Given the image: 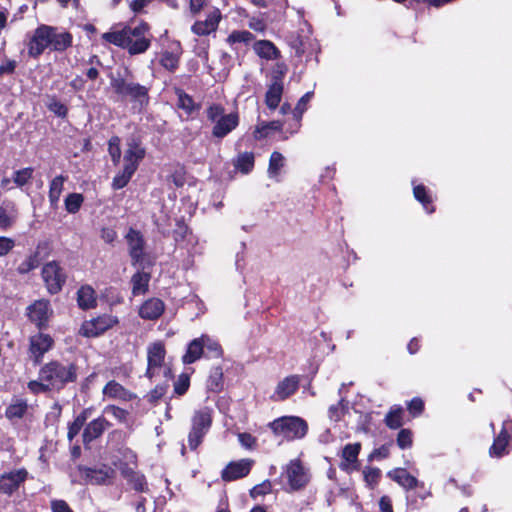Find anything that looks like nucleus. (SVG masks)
I'll return each instance as SVG.
<instances>
[{
  "label": "nucleus",
  "instance_id": "obj_1",
  "mask_svg": "<svg viewBox=\"0 0 512 512\" xmlns=\"http://www.w3.org/2000/svg\"><path fill=\"white\" fill-rule=\"evenodd\" d=\"M77 378L76 366L70 363L64 364L52 361L40 369V379L48 382L52 390H60L67 383L74 382Z\"/></svg>",
  "mask_w": 512,
  "mask_h": 512
},
{
  "label": "nucleus",
  "instance_id": "obj_2",
  "mask_svg": "<svg viewBox=\"0 0 512 512\" xmlns=\"http://www.w3.org/2000/svg\"><path fill=\"white\" fill-rule=\"evenodd\" d=\"M207 119L212 124V136L223 139L239 125L237 112L225 113V108L220 104H211L206 110Z\"/></svg>",
  "mask_w": 512,
  "mask_h": 512
},
{
  "label": "nucleus",
  "instance_id": "obj_3",
  "mask_svg": "<svg viewBox=\"0 0 512 512\" xmlns=\"http://www.w3.org/2000/svg\"><path fill=\"white\" fill-rule=\"evenodd\" d=\"M276 436L286 440L303 438L308 430L305 420L296 416H284L269 424Z\"/></svg>",
  "mask_w": 512,
  "mask_h": 512
},
{
  "label": "nucleus",
  "instance_id": "obj_4",
  "mask_svg": "<svg viewBox=\"0 0 512 512\" xmlns=\"http://www.w3.org/2000/svg\"><path fill=\"white\" fill-rule=\"evenodd\" d=\"M192 426L188 435L190 449L195 450L202 442L212 424V409L203 407L196 410L191 419Z\"/></svg>",
  "mask_w": 512,
  "mask_h": 512
},
{
  "label": "nucleus",
  "instance_id": "obj_5",
  "mask_svg": "<svg viewBox=\"0 0 512 512\" xmlns=\"http://www.w3.org/2000/svg\"><path fill=\"white\" fill-rule=\"evenodd\" d=\"M103 39L111 44L127 49L130 54H139L147 50L150 39L144 34H102Z\"/></svg>",
  "mask_w": 512,
  "mask_h": 512
},
{
  "label": "nucleus",
  "instance_id": "obj_6",
  "mask_svg": "<svg viewBox=\"0 0 512 512\" xmlns=\"http://www.w3.org/2000/svg\"><path fill=\"white\" fill-rule=\"evenodd\" d=\"M283 474L293 491L304 488L310 481L309 469L298 458L289 461L284 467Z\"/></svg>",
  "mask_w": 512,
  "mask_h": 512
},
{
  "label": "nucleus",
  "instance_id": "obj_7",
  "mask_svg": "<svg viewBox=\"0 0 512 512\" xmlns=\"http://www.w3.org/2000/svg\"><path fill=\"white\" fill-rule=\"evenodd\" d=\"M42 278L50 294L60 292L66 282V274L56 261L48 262L43 266Z\"/></svg>",
  "mask_w": 512,
  "mask_h": 512
},
{
  "label": "nucleus",
  "instance_id": "obj_8",
  "mask_svg": "<svg viewBox=\"0 0 512 512\" xmlns=\"http://www.w3.org/2000/svg\"><path fill=\"white\" fill-rule=\"evenodd\" d=\"M112 87L115 92L121 96L130 97L131 100L139 102L141 105L148 102V89L138 83L126 82L124 79H114Z\"/></svg>",
  "mask_w": 512,
  "mask_h": 512
},
{
  "label": "nucleus",
  "instance_id": "obj_9",
  "mask_svg": "<svg viewBox=\"0 0 512 512\" xmlns=\"http://www.w3.org/2000/svg\"><path fill=\"white\" fill-rule=\"evenodd\" d=\"M125 238L132 265L144 269L146 253L145 241L142 234L134 229H130Z\"/></svg>",
  "mask_w": 512,
  "mask_h": 512
},
{
  "label": "nucleus",
  "instance_id": "obj_10",
  "mask_svg": "<svg viewBox=\"0 0 512 512\" xmlns=\"http://www.w3.org/2000/svg\"><path fill=\"white\" fill-rule=\"evenodd\" d=\"M118 323L117 317L104 314L83 322L79 333L85 337H97Z\"/></svg>",
  "mask_w": 512,
  "mask_h": 512
},
{
  "label": "nucleus",
  "instance_id": "obj_11",
  "mask_svg": "<svg viewBox=\"0 0 512 512\" xmlns=\"http://www.w3.org/2000/svg\"><path fill=\"white\" fill-rule=\"evenodd\" d=\"M166 350L164 343L156 341L147 347V370L146 376L152 379L156 376L163 366Z\"/></svg>",
  "mask_w": 512,
  "mask_h": 512
},
{
  "label": "nucleus",
  "instance_id": "obj_12",
  "mask_svg": "<svg viewBox=\"0 0 512 512\" xmlns=\"http://www.w3.org/2000/svg\"><path fill=\"white\" fill-rule=\"evenodd\" d=\"M361 451V443H348L340 452L339 468L347 473L359 470L358 456Z\"/></svg>",
  "mask_w": 512,
  "mask_h": 512
},
{
  "label": "nucleus",
  "instance_id": "obj_13",
  "mask_svg": "<svg viewBox=\"0 0 512 512\" xmlns=\"http://www.w3.org/2000/svg\"><path fill=\"white\" fill-rule=\"evenodd\" d=\"M28 472L24 468L5 472L0 476V491L11 495L27 479Z\"/></svg>",
  "mask_w": 512,
  "mask_h": 512
},
{
  "label": "nucleus",
  "instance_id": "obj_14",
  "mask_svg": "<svg viewBox=\"0 0 512 512\" xmlns=\"http://www.w3.org/2000/svg\"><path fill=\"white\" fill-rule=\"evenodd\" d=\"M251 459H240L230 462L222 471V479L230 482L247 476L253 466Z\"/></svg>",
  "mask_w": 512,
  "mask_h": 512
},
{
  "label": "nucleus",
  "instance_id": "obj_15",
  "mask_svg": "<svg viewBox=\"0 0 512 512\" xmlns=\"http://www.w3.org/2000/svg\"><path fill=\"white\" fill-rule=\"evenodd\" d=\"M52 314L50 303L47 300H37L28 307V317L39 328L45 326Z\"/></svg>",
  "mask_w": 512,
  "mask_h": 512
},
{
  "label": "nucleus",
  "instance_id": "obj_16",
  "mask_svg": "<svg viewBox=\"0 0 512 512\" xmlns=\"http://www.w3.org/2000/svg\"><path fill=\"white\" fill-rule=\"evenodd\" d=\"M299 383L300 378L296 375L285 377L275 387V390L271 395V399L273 401H283L289 398L297 391Z\"/></svg>",
  "mask_w": 512,
  "mask_h": 512
},
{
  "label": "nucleus",
  "instance_id": "obj_17",
  "mask_svg": "<svg viewBox=\"0 0 512 512\" xmlns=\"http://www.w3.org/2000/svg\"><path fill=\"white\" fill-rule=\"evenodd\" d=\"M53 339L43 333H38L30 338V353L34 357L35 362H39L43 355L51 349Z\"/></svg>",
  "mask_w": 512,
  "mask_h": 512
},
{
  "label": "nucleus",
  "instance_id": "obj_18",
  "mask_svg": "<svg viewBox=\"0 0 512 512\" xmlns=\"http://www.w3.org/2000/svg\"><path fill=\"white\" fill-rule=\"evenodd\" d=\"M165 310L164 302L159 298H149L141 304L138 310L139 316L144 320H156Z\"/></svg>",
  "mask_w": 512,
  "mask_h": 512
},
{
  "label": "nucleus",
  "instance_id": "obj_19",
  "mask_svg": "<svg viewBox=\"0 0 512 512\" xmlns=\"http://www.w3.org/2000/svg\"><path fill=\"white\" fill-rule=\"evenodd\" d=\"M284 84L281 76H274L265 94V103L271 110H275L282 99Z\"/></svg>",
  "mask_w": 512,
  "mask_h": 512
},
{
  "label": "nucleus",
  "instance_id": "obj_20",
  "mask_svg": "<svg viewBox=\"0 0 512 512\" xmlns=\"http://www.w3.org/2000/svg\"><path fill=\"white\" fill-rule=\"evenodd\" d=\"M87 482L91 484H109L114 478L115 472L108 466L99 469L84 468L81 470Z\"/></svg>",
  "mask_w": 512,
  "mask_h": 512
},
{
  "label": "nucleus",
  "instance_id": "obj_21",
  "mask_svg": "<svg viewBox=\"0 0 512 512\" xmlns=\"http://www.w3.org/2000/svg\"><path fill=\"white\" fill-rule=\"evenodd\" d=\"M508 431H512V420L504 421L502 431L494 439V442L489 450L491 456L501 457L505 454L509 438Z\"/></svg>",
  "mask_w": 512,
  "mask_h": 512
},
{
  "label": "nucleus",
  "instance_id": "obj_22",
  "mask_svg": "<svg viewBox=\"0 0 512 512\" xmlns=\"http://www.w3.org/2000/svg\"><path fill=\"white\" fill-rule=\"evenodd\" d=\"M104 397L122 401H130L136 398V395L125 389L120 383L111 380L103 388Z\"/></svg>",
  "mask_w": 512,
  "mask_h": 512
},
{
  "label": "nucleus",
  "instance_id": "obj_23",
  "mask_svg": "<svg viewBox=\"0 0 512 512\" xmlns=\"http://www.w3.org/2000/svg\"><path fill=\"white\" fill-rule=\"evenodd\" d=\"M109 426V422L104 417H98L92 420L84 429V443H89L100 437Z\"/></svg>",
  "mask_w": 512,
  "mask_h": 512
},
{
  "label": "nucleus",
  "instance_id": "obj_24",
  "mask_svg": "<svg viewBox=\"0 0 512 512\" xmlns=\"http://www.w3.org/2000/svg\"><path fill=\"white\" fill-rule=\"evenodd\" d=\"M144 156L145 149L135 141H131L128 143V148L124 154V166H132L135 172Z\"/></svg>",
  "mask_w": 512,
  "mask_h": 512
},
{
  "label": "nucleus",
  "instance_id": "obj_25",
  "mask_svg": "<svg viewBox=\"0 0 512 512\" xmlns=\"http://www.w3.org/2000/svg\"><path fill=\"white\" fill-rule=\"evenodd\" d=\"M77 303L83 310L95 308L97 298L94 289L89 285L81 286L77 291Z\"/></svg>",
  "mask_w": 512,
  "mask_h": 512
},
{
  "label": "nucleus",
  "instance_id": "obj_26",
  "mask_svg": "<svg viewBox=\"0 0 512 512\" xmlns=\"http://www.w3.org/2000/svg\"><path fill=\"white\" fill-rule=\"evenodd\" d=\"M204 354V345L202 341V335L199 338H195L190 341L187 345L185 354L182 356V362L184 364H192L199 360Z\"/></svg>",
  "mask_w": 512,
  "mask_h": 512
},
{
  "label": "nucleus",
  "instance_id": "obj_27",
  "mask_svg": "<svg viewBox=\"0 0 512 512\" xmlns=\"http://www.w3.org/2000/svg\"><path fill=\"white\" fill-rule=\"evenodd\" d=\"M221 18L220 10L215 8L207 15L203 23L197 22L192 26V32H215Z\"/></svg>",
  "mask_w": 512,
  "mask_h": 512
},
{
  "label": "nucleus",
  "instance_id": "obj_28",
  "mask_svg": "<svg viewBox=\"0 0 512 512\" xmlns=\"http://www.w3.org/2000/svg\"><path fill=\"white\" fill-rule=\"evenodd\" d=\"M388 476L406 490L414 489L418 485V480L405 469H394L388 473Z\"/></svg>",
  "mask_w": 512,
  "mask_h": 512
},
{
  "label": "nucleus",
  "instance_id": "obj_29",
  "mask_svg": "<svg viewBox=\"0 0 512 512\" xmlns=\"http://www.w3.org/2000/svg\"><path fill=\"white\" fill-rule=\"evenodd\" d=\"M66 180H67V177H65L63 175H58L50 181L48 199L50 202V206L54 209L58 207V203H59L61 194L64 190V183Z\"/></svg>",
  "mask_w": 512,
  "mask_h": 512
},
{
  "label": "nucleus",
  "instance_id": "obj_30",
  "mask_svg": "<svg viewBox=\"0 0 512 512\" xmlns=\"http://www.w3.org/2000/svg\"><path fill=\"white\" fill-rule=\"evenodd\" d=\"M47 47H50V37L47 34H33L28 43V53L32 57H37Z\"/></svg>",
  "mask_w": 512,
  "mask_h": 512
},
{
  "label": "nucleus",
  "instance_id": "obj_31",
  "mask_svg": "<svg viewBox=\"0 0 512 512\" xmlns=\"http://www.w3.org/2000/svg\"><path fill=\"white\" fill-rule=\"evenodd\" d=\"M150 274L144 271H137L131 278L132 294L142 295L148 291Z\"/></svg>",
  "mask_w": 512,
  "mask_h": 512
},
{
  "label": "nucleus",
  "instance_id": "obj_32",
  "mask_svg": "<svg viewBox=\"0 0 512 512\" xmlns=\"http://www.w3.org/2000/svg\"><path fill=\"white\" fill-rule=\"evenodd\" d=\"M283 124L280 121L259 122L254 131V138L257 140L268 137L271 133L280 131Z\"/></svg>",
  "mask_w": 512,
  "mask_h": 512
},
{
  "label": "nucleus",
  "instance_id": "obj_33",
  "mask_svg": "<svg viewBox=\"0 0 512 512\" xmlns=\"http://www.w3.org/2000/svg\"><path fill=\"white\" fill-rule=\"evenodd\" d=\"M284 161L285 159L280 152L275 151L271 154L268 167V175L270 178L279 181V175L284 166Z\"/></svg>",
  "mask_w": 512,
  "mask_h": 512
},
{
  "label": "nucleus",
  "instance_id": "obj_34",
  "mask_svg": "<svg viewBox=\"0 0 512 512\" xmlns=\"http://www.w3.org/2000/svg\"><path fill=\"white\" fill-rule=\"evenodd\" d=\"M123 475L136 491L144 492L146 490L147 483L144 475L135 472L132 469L123 470Z\"/></svg>",
  "mask_w": 512,
  "mask_h": 512
},
{
  "label": "nucleus",
  "instance_id": "obj_35",
  "mask_svg": "<svg viewBox=\"0 0 512 512\" xmlns=\"http://www.w3.org/2000/svg\"><path fill=\"white\" fill-rule=\"evenodd\" d=\"M254 51L258 56L265 59H273L277 55V49L273 43L265 40L256 42Z\"/></svg>",
  "mask_w": 512,
  "mask_h": 512
},
{
  "label": "nucleus",
  "instance_id": "obj_36",
  "mask_svg": "<svg viewBox=\"0 0 512 512\" xmlns=\"http://www.w3.org/2000/svg\"><path fill=\"white\" fill-rule=\"evenodd\" d=\"M235 168L243 174H248L254 167V155L250 152H244L238 155L235 160Z\"/></svg>",
  "mask_w": 512,
  "mask_h": 512
},
{
  "label": "nucleus",
  "instance_id": "obj_37",
  "mask_svg": "<svg viewBox=\"0 0 512 512\" xmlns=\"http://www.w3.org/2000/svg\"><path fill=\"white\" fill-rule=\"evenodd\" d=\"M413 194H414V197L416 198V200H418L423 205V207L427 213L434 212L433 207L429 208V205L431 204L432 200H431V196L429 195L425 186H423L421 184L414 185Z\"/></svg>",
  "mask_w": 512,
  "mask_h": 512
},
{
  "label": "nucleus",
  "instance_id": "obj_38",
  "mask_svg": "<svg viewBox=\"0 0 512 512\" xmlns=\"http://www.w3.org/2000/svg\"><path fill=\"white\" fill-rule=\"evenodd\" d=\"M403 409L401 406H393L385 417V424L390 429H398L402 426Z\"/></svg>",
  "mask_w": 512,
  "mask_h": 512
},
{
  "label": "nucleus",
  "instance_id": "obj_39",
  "mask_svg": "<svg viewBox=\"0 0 512 512\" xmlns=\"http://www.w3.org/2000/svg\"><path fill=\"white\" fill-rule=\"evenodd\" d=\"M16 219V210L15 206L11 204L10 206H0V228L7 229L9 228Z\"/></svg>",
  "mask_w": 512,
  "mask_h": 512
},
{
  "label": "nucleus",
  "instance_id": "obj_40",
  "mask_svg": "<svg viewBox=\"0 0 512 512\" xmlns=\"http://www.w3.org/2000/svg\"><path fill=\"white\" fill-rule=\"evenodd\" d=\"M202 341L208 357L219 358L222 356V348L218 341L206 334L202 335Z\"/></svg>",
  "mask_w": 512,
  "mask_h": 512
},
{
  "label": "nucleus",
  "instance_id": "obj_41",
  "mask_svg": "<svg viewBox=\"0 0 512 512\" xmlns=\"http://www.w3.org/2000/svg\"><path fill=\"white\" fill-rule=\"evenodd\" d=\"M84 202V197L80 193H70L66 196L64 203L68 213H77Z\"/></svg>",
  "mask_w": 512,
  "mask_h": 512
},
{
  "label": "nucleus",
  "instance_id": "obj_42",
  "mask_svg": "<svg viewBox=\"0 0 512 512\" xmlns=\"http://www.w3.org/2000/svg\"><path fill=\"white\" fill-rule=\"evenodd\" d=\"M176 94L178 97V107L183 109L187 114H191L199 108L198 105L195 104L192 97L186 94L184 91L177 90Z\"/></svg>",
  "mask_w": 512,
  "mask_h": 512
},
{
  "label": "nucleus",
  "instance_id": "obj_43",
  "mask_svg": "<svg viewBox=\"0 0 512 512\" xmlns=\"http://www.w3.org/2000/svg\"><path fill=\"white\" fill-rule=\"evenodd\" d=\"M50 37V47L54 50H64L71 42V34H47Z\"/></svg>",
  "mask_w": 512,
  "mask_h": 512
},
{
  "label": "nucleus",
  "instance_id": "obj_44",
  "mask_svg": "<svg viewBox=\"0 0 512 512\" xmlns=\"http://www.w3.org/2000/svg\"><path fill=\"white\" fill-rule=\"evenodd\" d=\"M135 172L132 166H124L121 173L117 174L114 179L112 186L114 189H121L125 187L130 181L131 177Z\"/></svg>",
  "mask_w": 512,
  "mask_h": 512
},
{
  "label": "nucleus",
  "instance_id": "obj_45",
  "mask_svg": "<svg viewBox=\"0 0 512 512\" xmlns=\"http://www.w3.org/2000/svg\"><path fill=\"white\" fill-rule=\"evenodd\" d=\"M87 420V411L81 412L68 427V439L72 441L78 435Z\"/></svg>",
  "mask_w": 512,
  "mask_h": 512
},
{
  "label": "nucleus",
  "instance_id": "obj_46",
  "mask_svg": "<svg viewBox=\"0 0 512 512\" xmlns=\"http://www.w3.org/2000/svg\"><path fill=\"white\" fill-rule=\"evenodd\" d=\"M313 92H307L305 93L298 101L295 109H294V117L296 118V129L300 126V120L302 118L303 113L307 109V104L312 99Z\"/></svg>",
  "mask_w": 512,
  "mask_h": 512
},
{
  "label": "nucleus",
  "instance_id": "obj_47",
  "mask_svg": "<svg viewBox=\"0 0 512 512\" xmlns=\"http://www.w3.org/2000/svg\"><path fill=\"white\" fill-rule=\"evenodd\" d=\"M27 410V403L24 400H17L6 409V417L9 419L21 418Z\"/></svg>",
  "mask_w": 512,
  "mask_h": 512
},
{
  "label": "nucleus",
  "instance_id": "obj_48",
  "mask_svg": "<svg viewBox=\"0 0 512 512\" xmlns=\"http://www.w3.org/2000/svg\"><path fill=\"white\" fill-rule=\"evenodd\" d=\"M161 65L169 71H174L178 67L179 63V53L176 51H166L163 53L161 60Z\"/></svg>",
  "mask_w": 512,
  "mask_h": 512
},
{
  "label": "nucleus",
  "instance_id": "obj_49",
  "mask_svg": "<svg viewBox=\"0 0 512 512\" xmlns=\"http://www.w3.org/2000/svg\"><path fill=\"white\" fill-rule=\"evenodd\" d=\"M347 402L341 399L337 404L331 405L328 409V416L331 420L337 422L341 420L347 411Z\"/></svg>",
  "mask_w": 512,
  "mask_h": 512
},
{
  "label": "nucleus",
  "instance_id": "obj_50",
  "mask_svg": "<svg viewBox=\"0 0 512 512\" xmlns=\"http://www.w3.org/2000/svg\"><path fill=\"white\" fill-rule=\"evenodd\" d=\"M46 106L50 112L61 118L66 117L68 113L66 105L57 100L55 97L50 98Z\"/></svg>",
  "mask_w": 512,
  "mask_h": 512
},
{
  "label": "nucleus",
  "instance_id": "obj_51",
  "mask_svg": "<svg viewBox=\"0 0 512 512\" xmlns=\"http://www.w3.org/2000/svg\"><path fill=\"white\" fill-rule=\"evenodd\" d=\"M207 386L211 391H219L222 388V370L215 368L208 379Z\"/></svg>",
  "mask_w": 512,
  "mask_h": 512
},
{
  "label": "nucleus",
  "instance_id": "obj_52",
  "mask_svg": "<svg viewBox=\"0 0 512 512\" xmlns=\"http://www.w3.org/2000/svg\"><path fill=\"white\" fill-rule=\"evenodd\" d=\"M363 476L365 482L370 486L373 487L376 485L379 481V478L381 476L380 469L376 467H366L363 470Z\"/></svg>",
  "mask_w": 512,
  "mask_h": 512
},
{
  "label": "nucleus",
  "instance_id": "obj_53",
  "mask_svg": "<svg viewBox=\"0 0 512 512\" xmlns=\"http://www.w3.org/2000/svg\"><path fill=\"white\" fill-rule=\"evenodd\" d=\"M33 169L24 168L14 173L13 180L17 186H23L32 178Z\"/></svg>",
  "mask_w": 512,
  "mask_h": 512
},
{
  "label": "nucleus",
  "instance_id": "obj_54",
  "mask_svg": "<svg viewBox=\"0 0 512 512\" xmlns=\"http://www.w3.org/2000/svg\"><path fill=\"white\" fill-rule=\"evenodd\" d=\"M109 154L112 161L117 164L120 161L121 150H120V139L118 137H112L109 140Z\"/></svg>",
  "mask_w": 512,
  "mask_h": 512
},
{
  "label": "nucleus",
  "instance_id": "obj_55",
  "mask_svg": "<svg viewBox=\"0 0 512 512\" xmlns=\"http://www.w3.org/2000/svg\"><path fill=\"white\" fill-rule=\"evenodd\" d=\"M397 445L401 449L412 446V432L409 429H401L397 436Z\"/></svg>",
  "mask_w": 512,
  "mask_h": 512
},
{
  "label": "nucleus",
  "instance_id": "obj_56",
  "mask_svg": "<svg viewBox=\"0 0 512 512\" xmlns=\"http://www.w3.org/2000/svg\"><path fill=\"white\" fill-rule=\"evenodd\" d=\"M47 384L48 382L39 377L38 380H32L28 383V389L34 394L45 393L52 390Z\"/></svg>",
  "mask_w": 512,
  "mask_h": 512
},
{
  "label": "nucleus",
  "instance_id": "obj_57",
  "mask_svg": "<svg viewBox=\"0 0 512 512\" xmlns=\"http://www.w3.org/2000/svg\"><path fill=\"white\" fill-rule=\"evenodd\" d=\"M190 385L189 376L186 374H181L176 382L174 383V392L181 396L186 393Z\"/></svg>",
  "mask_w": 512,
  "mask_h": 512
},
{
  "label": "nucleus",
  "instance_id": "obj_58",
  "mask_svg": "<svg viewBox=\"0 0 512 512\" xmlns=\"http://www.w3.org/2000/svg\"><path fill=\"white\" fill-rule=\"evenodd\" d=\"M104 413L107 415H111L119 422H125L128 415L126 410L113 405L107 406L104 410Z\"/></svg>",
  "mask_w": 512,
  "mask_h": 512
},
{
  "label": "nucleus",
  "instance_id": "obj_59",
  "mask_svg": "<svg viewBox=\"0 0 512 512\" xmlns=\"http://www.w3.org/2000/svg\"><path fill=\"white\" fill-rule=\"evenodd\" d=\"M271 491V483L269 481H264L261 484H258L254 486L250 490V495L253 498H256L257 496L266 495Z\"/></svg>",
  "mask_w": 512,
  "mask_h": 512
},
{
  "label": "nucleus",
  "instance_id": "obj_60",
  "mask_svg": "<svg viewBox=\"0 0 512 512\" xmlns=\"http://www.w3.org/2000/svg\"><path fill=\"white\" fill-rule=\"evenodd\" d=\"M424 409V402L421 398H413L408 403V410L413 416L420 415Z\"/></svg>",
  "mask_w": 512,
  "mask_h": 512
},
{
  "label": "nucleus",
  "instance_id": "obj_61",
  "mask_svg": "<svg viewBox=\"0 0 512 512\" xmlns=\"http://www.w3.org/2000/svg\"><path fill=\"white\" fill-rule=\"evenodd\" d=\"M238 440L242 447L246 449H253L256 445V438L249 433H239Z\"/></svg>",
  "mask_w": 512,
  "mask_h": 512
},
{
  "label": "nucleus",
  "instance_id": "obj_62",
  "mask_svg": "<svg viewBox=\"0 0 512 512\" xmlns=\"http://www.w3.org/2000/svg\"><path fill=\"white\" fill-rule=\"evenodd\" d=\"M37 259H36V256H30L29 258H27L25 261H23L19 267H18V271L19 273L21 274H25V273H28L29 271L33 270L34 268L37 267Z\"/></svg>",
  "mask_w": 512,
  "mask_h": 512
},
{
  "label": "nucleus",
  "instance_id": "obj_63",
  "mask_svg": "<svg viewBox=\"0 0 512 512\" xmlns=\"http://www.w3.org/2000/svg\"><path fill=\"white\" fill-rule=\"evenodd\" d=\"M15 246L14 240L8 237H0V256L7 255Z\"/></svg>",
  "mask_w": 512,
  "mask_h": 512
},
{
  "label": "nucleus",
  "instance_id": "obj_64",
  "mask_svg": "<svg viewBox=\"0 0 512 512\" xmlns=\"http://www.w3.org/2000/svg\"><path fill=\"white\" fill-rule=\"evenodd\" d=\"M51 509L53 512H73L64 500H53Z\"/></svg>",
  "mask_w": 512,
  "mask_h": 512
}]
</instances>
